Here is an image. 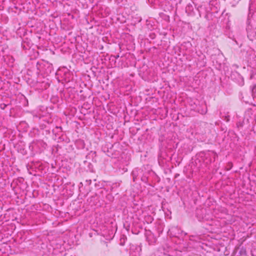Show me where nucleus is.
<instances>
[{
	"instance_id": "obj_6",
	"label": "nucleus",
	"mask_w": 256,
	"mask_h": 256,
	"mask_svg": "<svg viewBox=\"0 0 256 256\" xmlns=\"http://www.w3.org/2000/svg\"><path fill=\"white\" fill-rule=\"evenodd\" d=\"M256 90V84L254 85L252 87V92Z\"/></svg>"
},
{
	"instance_id": "obj_5",
	"label": "nucleus",
	"mask_w": 256,
	"mask_h": 256,
	"mask_svg": "<svg viewBox=\"0 0 256 256\" xmlns=\"http://www.w3.org/2000/svg\"><path fill=\"white\" fill-rule=\"evenodd\" d=\"M90 155V154H92V156H96V152H93V151H91L90 152V154H89Z\"/></svg>"
},
{
	"instance_id": "obj_7",
	"label": "nucleus",
	"mask_w": 256,
	"mask_h": 256,
	"mask_svg": "<svg viewBox=\"0 0 256 256\" xmlns=\"http://www.w3.org/2000/svg\"><path fill=\"white\" fill-rule=\"evenodd\" d=\"M86 182H88V184H91V180H86Z\"/></svg>"
},
{
	"instance_id": "obj_4",
	"label": "nucleus",
	"mask_w": 256,
	"mask_h": 256,
	"mask_svg": "<svg viewBox=\"0 0 256 256\" xmlns=\"http://www.w3.org/2000/svg\"><path fill=\"white\" fill-rule=\"evenodd\" d=\"M6 106H7V105L4 104H1L0 105V108L2 110H4Z\"/></svg>"
},
{
	"instance_id": "obj_2",
	"label": "nucleus",
	"mask_w": 256,
	"mask_h": 256,
	"mask_svg": "<svg viewBox=\"0 0 256 256\" xmlns=\"http://www.w3.org/2000/svg\"><path fill=\"white\" fill-rule=\"evenodd\" d=\"M240 256H246V250L244 248H241L240 251Z\"/></svg>"
},
{
	"instance_id": "obj_3",
	"label": "nucleus",
	"mask_w": 256,
	"mask_h": 256,
	"mask_svg": "<svg viewBox=\"0 0 256 256\" xmlns=\"http://www.w3.org/2000/svg\"><path fill=\"white\" fill-rule=\"evenodd\" d=\"M126 239V238L124 236H123L122 238H121L120 239V244L122 246H124L125 243V240Z\"/></svg>"
},
{
	"instance_id": "obj_1",
	"label": "nucleus",
	"mask_w": 256,
	"mask_h": 256,
	"mask_svg": "<svg viewBox=\"0 0 256 256\" xmlns=\"http://www.w3.org/2000/svg\"><path fill=\"white\" fill-rule=\"evenodd\" d=\"M233 166V164L232 162H228L226 164V166L225 167V170H230Z\"/></svg>"
},
{
	"instance_id": "obj_8",
	"label": "nucleus",
	"mask_w": 256,
	"mask_h": 256,
	"mask_svg": "<svg viewBox=\"0 0 256 256\" xmlns=\"http://www.w3.org/2000/svg\"><path fill=\"white\" fill-rule=\"evenodd\" d=\"M118 57H119V56H118V55H117V56H116V58H118Z\"/></svg>"
}]
</instances>
